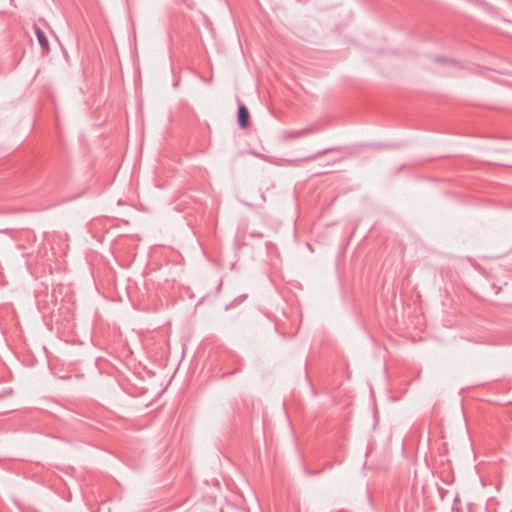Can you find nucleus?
Returning <instances> with one entry per match:
<instances>
[{
	"label": "nucleus",
	"instance_id": "1",
	"mask_svg": "<svg viewBox=\"0 0 512 512\" xmlns=\"http://www.w3.org/2000/svg\"><path fill=\"white\" fill-rule=\"evenodd\" d=\"M249 119L250 114L248 108L243 103H240L237 112V120L240 128H247L250 125Z\"/></svg>",
	"mask_w": 512,
	"mask_h": 512
},
{
	"label": "nucleus",
	"instance_id": "2",
	"mask_svg": "<svg viewBox=\"0 0 512 512\" xmlns=\"http://www.w3.org/2000/svg\"><path fill=\"white\" fill-rule=\"evenodd\" d=\"M34 32L36 34L38 43L40 45L42 54L47 55L50 52V46H49V41H48L46 34L40 28L35 27V26H34Z\"/></svg>",
	"mask_w": 512,
	"mask_h": 512
},
{
	"label": "nucleus",
	"instance_id": "3",
	"mask_svg": "<svg viewBox=\"0 0 512 512\" xmlns=\"http://www.w3.org/2000/svg\"><path fill=\"white\" fill-rule=\"evenodd\" d=\"M435 61L438 63L444 64V65H448L456 70L461 69L460 64L452 59H448V58H444V57H435Z\"/></svg>",
	"mask_w": 512,
	"mask_h": 512
},
{
	"label": "nucleus",
	"instance_id": "4",
	"mask_svg": "<svg viewBox=\"0 0 512 512\" xmlns=\"http://www.w3.org/2000/svg\"><path fill=\"white\" fill-rule=\"evenodd\" d=\"M452 512H462L461 502L458 497H455L453 501Z\"/></svg>",
	"mask_w": 512,
	"mask_h": 512
},
{
	"label": "nucleus",
	"instance_id": "5",
	"mask_svg": "<svg viewBox=\"0 0 512 512\" xmlns=\"http://www.w3.org/2000/svg\"><path fill=\"white\" fill-rule=\"evenodd\" d=\"M309 129H302V130H299V131H293V132H290L288 134V137L289 138H292V137H300L302 135H305L306 133H308Z\"/></svg>",
	"mask_w": 512,
	"mask_h": 512
},
{
	"label": "nucleus",
	"instance_id": "6",
	"mask_svg": "<svg viewBox=\"0 0 512 512\" xmlns=\"http://www.w3.org/2000/svg\"><path fill=\"white\" fill-rule=\"evenodd\" d=\"M240 371H241V368L238 367V368H236L235 370H233L231 372H227V373L222 374V378H225V377H228L230 375L236 374V373H238Z\"/></svg>",
	"mask_w": 512,
	"mask_h": 512
},
{
	"label": "nucleus",
	"instance_id": "7",
	"mask_svg": "<svg viewBox=\"0 0 512 512\" xmlns=\"http://www.w3.org/2000/svg\"><path fill=\"white\" fill-rule=\"evenodd\" d=\"M250 237H252V238H262L263 234L262 233H251Z\"/></svg>",
	"mask_w": 512,
	"mask_h": 512
}]
</instances>
